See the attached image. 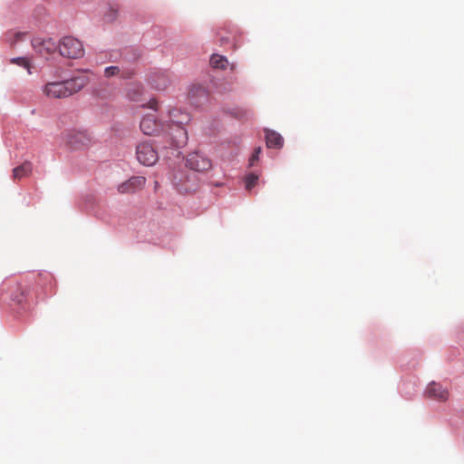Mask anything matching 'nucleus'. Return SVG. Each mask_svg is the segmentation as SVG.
Masks as SVG:
<instances>
[{
    "mask_svg": "<svg viewBox=\"0 0 464 464\" xmlns=\"http://www.w3.org/2000/svg\"><path fill=\"white\" fill-rule=\"evenodd\" d=\"M88 82V77L82 73L63 82H48L44 86V92L49 98H66L81 91Z\"/></svg>",
    "mask_w": 464,
    "mask_h": 464,
    "instance_id": "1",
    "label": "nucleus"
},
{
    "mask_svg": "<svg viewBox=\"0 0 464 464\" xmlns=\"http://www.w3.org/2000/svg\"><path fill=\"white\" fill-rule=\"evenodd\" d=\"M59 53L62 56L78 59L84 53L82 44L72 36L63 37L58 44Z\"/></svg>",
    "mask_w": 464,
    "mask_h": 464,
    "instance_id": "2",
    "label": "nucleus"
},
{
    "mask_svg": "<svg viewBox=\"0 0 464 464\" xmlns=\"http://www.w3.org/2000/svg\"><path fill=\"white\" fill-rule=\"evenodd\" d=\"M65 144L72 150H81L89 146L90 136L85 131L68 130L63 133Z\"/></svg>",
    "mask_w": 464,
    "mask_h": 464,
    "instance_id": "3",
    "label": "nucleus"
},
{
    "mask_svg": "<svg viewBox=\"0 0 464 464\" xmlns=\"http://www.w3.org/2000/svg\"><path fill=\"white\" fill-rule=\"evenodd\" d=\"M136 156L139 162L145 166H152L159 160L158 152L149 142H141L137 146Z\"/></svg>",
    "mask_w": 464,
    "mask_h": 464,
    "instance_id": "4",
    "label": "nucleus"
},
{
    "mask_svg": "<svg viewBox=\"0 0 464 464\" xmlns=\"http://www.w3.org/2000/svg\"><path fill=\"white\" fill-rule=\"evenodd\" d=\"M32 46L42 56H49L59 50L58 44L52 38L34 37L32 40Z\"/></svg>",
    "mask_w": 464,
    "mask_h": 464,
    "instance_id": "5",
    "label": "nucleus"
},
{
    "mask_svg": "<svg viewBox=\"0 0 464 464\" xmlns=\"http://www.w3.org/2000/svg\"><path fill=\"white\" fill-rule=\"evenodd\" d=\"M424 396L438 401L445 402L450 398V391L440 382H430L424 392Z\"/></svg>",
    "mask_w": 464,
    "mask_h": 464,
    "instance_id": "6",
    "label": "nucleus"
},
{
    "mask_svg": "<svg viewBox=\"0 0 464 464\" xmlns=\"http://www.w3.org/2000/svg\"><path fill=\"white\" fill-rule=\"evenodd\" d=\"M186 165L190 169L203 172L210 169L211 161L198 153H192L188 155Z\"/></svg>",
    "mask_w": 464,
    "mask_h": 464,
    "instance_id": "7",
    "label": "nucleus"
},
{
    "mask_svg": "<svg viewBox=\"0 0 464 464\" xmlns=\"http://www.w3.org/2000/svg\"><path fill=\"white\" fill-rule=\"evenodd\" d=\"M188 98L193 105L199 106L208 100V92L203 85L194 83L189 87Z\"/></svg>",
    "mask_w": 464,
    "mask_h": 464,
    "instance_id": "8",
    "label": "nucleus"
},
{
    "mask_svg": "<svg viewBox=\"0 0 464 464\" xmlns=\"http://www.w3.org/2000/svg\"><path fill=\"white\" fill-rule=\"evenodd\" d=\"M146 179L141 176L131 177L127 181L121 183L118 187V191L121 194L135 193L143 188Z\"/></svg>",
    "mask_w": 464,
    "mask_h": 464,
    "instance_id": "9",
    "label": "nucleus"
},
{
    "mask_svg": "<svg viewBox=\"0 0 464 464\" xmlns=\"http://www.w3.org/2000/svg\"><path fill=\"white\" fill-rule=\"evenodd\" d=\"M140 130L146 135H154L163 130V126L156 121L154 115L145 116L140 121Z\"/></svg>",
    "mask_w": 464,
    "mask_h": 464,
    "instance_id": "10",
    "label": "nucleus"
},
{
    "mask_svg": "<svg viewBox=\"0 0 464 464\" xmlns=\"http://www.w3.org/2000/svg\"><path fill=\"white\" fill-rule=\"evenodd\" d=\"M149 81L154 89L160 91L166 90L171 82L169 75L165 72H152Z\"/></svg>",
    "mask_w": 464,
    "mask_h": 464,
    "instance_id": "11",
    "label": "nucleus"
},
{
    "mask_svg": "<svg viewBox=\"0 0 464 464\" xmlns=\"http://www.w3.org/2000/svg\"><path fill=\"white\" fill-rule=\"evenodd\" d=\"M181 121L173 123L169 126V135L172 138V142L177 147H181L187 142V131L181 126Z\"/></svg>",
    "mask_w": 464,
    "mask_h": 464,
    "instance_id": "12",
    "label": "nucleus"
},
{
    "mask_svg": "<svg viewBox=\"0 0 464 464\" xmlns=\"http://www.w3.org/2000/svg\"><path fill=\"white\" fill-rule=\"evenodd\" d=\"M27 289L20 284L14 283L7 289L10 299L16 304H22L25 298Z\"/></svg>",
    "mask_w": 464,
    "mask_h": 464,
    "instance_id": "13",
    "label": "nucleus"
},
{
    "mask_svg": "<svg viewBox=\"0 0 464 464\" xmlns=\"http://www.w3.org/2000/svg\"><path fill=\"white\" fill-rule=\"evenodd\" d=\"M266 143L268 148L281 149L284 145V139L279 133L266 130Z\"/></svg>",
    "mask_w": 464,
    "mask_h": 464,
    "instance_id": "14",
    "label": "nucleus"
},
{
    "mask_svg": "<svg viewBox=\"0 0 464 464\" xmlns=\"http://www.w3.org/2000/svg\"><path fill=\"white\" fill-rule=\"evenodd\" d=\"M32 169V164L30 162H24L13 169V179L14 180H20L21 179L29 176Z\"/></svg>",
    "mask_w": 464,
    "mask_h": 464,
    "instance_id": "15",
    "label": "nucleus"
},
{
    "mask_svg": "<svg viewBox=\"0 0 464 464\" xmlns=\"http://www.w3.org/2000/svg\"><path fill=\"white\" fill-rule=\"evenodd\" d=\"M133 74V72L129 70H123L119 66H109L104 70V76L107 78L120 75L121 78H130Z\"/></svg>",
    "mask_w": 464,
    "mask_h": 464,
    "instance_id": "16",
    "label": "nucleus"
},
{
    "mask_svg": "<svg viewBox=\"0 0 464 464\" xmlns=\"http://www.w3.org/2000/svg\"><path fill=\"white\" fill-rule=\"evenodd\" d=\"M210 65L215 69H226L228 66L227 57L219 54H213L209 60Z\"/></svg>",
    "mask_w": 464,
    "mask_h": 464,
    "instance_id": "17",
    "label": "nucleus"
},
{
    "mask_svg": "<svg viewBox=\"0 0 464 464\" xmlns=\"http://www.w3.org/2000/svg\"><path fill=\"white\" fill-rule=\"evenodd\" d=\"M119 7L116 5H110L104 13V20L108 23L115 21L118 17Z\"/></svg>",
    "mask_w": 464,
    "mask_h": 464,
    "instance_id": "18",
    "label": "nucleus"
},
{
    "mask_svg": "<svg viewBox=\"0 0 464 464\" xmlns=\"http://www.w3.org/2000/svg\"><path fill=\"white\" fill-rule=\"evenodd\" d=\"M258 180V175L255 173H249L245 178V187L246 190H251Z\"/></svg>",
    "mask_w": 464,
    "mask_h": 464,
    "instance_id": "19",
    "label": "nucleus"
},
{
    "mask_svg": "<svg viewBox=\"0 0 464 464\" xmlns=\"http://www.w3.org/2000/svg\"><path fill=\"white\" fill-rule=\"evenodd\" d=\"M10 62L14 64H17L19 66L26 68L28 72L31 73V71H30L31 66H30V63H29L28 59H26L24 57H17V58L11 59Z\"/></svg>",
    "mask_w": 464,
    "mask_h": 464,
    "instance_id": "20",
    "label": "nucleus"
},
{
    "mask_svg": "<svg viewBox=\"0 0 464 464\" xmlns=\"http://www.w3.org/2000/svg\"><path fill=\"white\" fill-rule=\"evenodd\" d=\"M261 151H262V150H261L260 147L255 149V150H254V152H253V154H252V156H251V158L249 160L250 166H253L255 164V162L256 160H258L259 155H260Z\"/></svg>",
    "mask_w": 464,
    "mask_h": 464,
    "instance_id": "21",
    "label": "nucleus"
},
{
    "mask_svg": "<svg viewBox=\"0 0 464 464\" xmlns=\"http://www.w3.org/2000/svg\"><path fill=\"white\" fill-rule=\"evenodd\" d=\"M156 104H157V102L155 101H152L150 102V107L154 109Z\"/></svg>",
    "mask_w": 464,
    "mask_h": 464,
    "instance_id": "22",
    "label": "nucleus"
}]
</instances>
